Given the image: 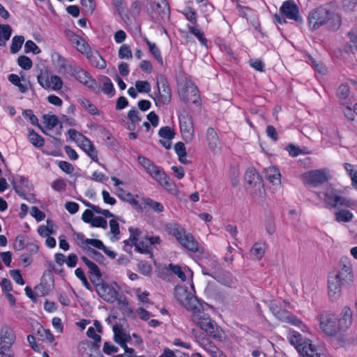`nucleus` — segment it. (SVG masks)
Returning a JSON list of instances; mask_svg holds the SVG:
<instances>
[{"label": "nucleus", "instance_id": "13d9d810", "mask_svg": "<svg viewBox=\"0 0 357 357\" xmlns=\"http://www.w3.org/2000/svg\"><path fill=\"white\" fill-rule=\"evenodd\" d=\"M93 349H82V350L79 351L83 356H85V357H104L100 351V347H98L97 349H95V348Z\"/></svg>", "mask_w": 357, "mask_h": 357}, {"label": "nucleus", "instance_id": "f3484780", "mask_svg": "<svg viewBox=\"0 0 357 357\" xmlns=\"http://www.w3.org/2000/svg\"><path fill=\"white\" fill-rule=\"evenodd\" d=\"M114 285L117 286L116 283H114V284H109L107 282L103 283L98 287L97 294L104 301L108 303H114L119 295V292Z\"/></svg>", "mask_w": 357, "mask_h": 357}, {"label": "nucleus", "instance_id": "4468645a", "mask_svg": "<svg viewBox=\"0 0 357 357\" xmlns=\"http://www.w3.org/2000/svg\"><path fill=\"white\" fill-rule=\"evenodd\" d=\"M204 275H209L215 280H219L221 267L214 259H206L200 264Z\"/></svg>", "mask_w": 357, "mask_h": 357}, {"label": "nucleus", "instance_id": "37998d69", "mask_svg": "<svg viewBox=\"0 0 357 357\" xmlns=\"http://www.w3.org/2000/svg\"><path fill=\"white\" fill-rule=\"evenodd\" d=\"M146 43L147 44L150 52L155 58V59L162 63V59L161 56L160 51L155 43H151L147 38H145Z\"/></svg>", "mask_w": 357, "mask_h": 357}, {"label": "nucleus", "instance_id": "9b49d317", "mask_svg": "<svg viewBox=\"0 0 357 357\" xmlns=\"http://www.w3.org/2000/svg\"><path fill=\"white\" fill-rule=\"evenodd\" d=\"M303 177L305 183L311 185L312 187H317L327 182L331 176L326 169H320L305 173Z\"/></svg>", "mask_w": 357, "mask_h": 357}, {"label": "nucleus", "instance_id": "0eeeda50", "mask_svg": "<svg viewBox=\"0 0 357 357\" xmlns=\"http://www.w3.org/2000/svg\"><path fill=\"white\" fill-rule=\"evenodd\" d=\"M68 69L73 76L80 83L86 85L89 89L95 92H99L100 86L86 70L79 67L68 66Z\"/></svg>", "mask_w": 357, "mask_h": 357}, {"label": "nucleus", "instance_id": "4be33fe9", "mask_svg": "<svg viewBox=\"0 0 357 357\" xmlns=\"http://www.w3.org/2000/svg\"><path fill=\"white\" fill-rule=\"evenodd\" d=\"M145 170L151 176L158 181L162 185L167 186L169 185V182L167 180V177L165 172L160 171L159 167L155 165L153 162Z\"/></svg>", "mask_w": 357, "mask_h": 357}, {"label": "nucleus", "instance_id": "6e6d98bb", "mask_svg": "<svg viewBox=\"0 0 357 357\" xmlns=\"http://www.w3.org/2000/svg\"><path fill=\"white\" fill-rule=\"evenodd\" d=\"M36 294L38 297L44 296L49 294L50 287L47 284L40 283L34 288Z\"/></svg>", "mask_w": 357, "mask_h": 357}, {"label": "nucleus", "instance_id": "ea45409f", "mask_svg": "<svg viewBox=\"0 0 357 357\" xmlns=\"http://www.w3.org/2000/svg\"><path fill=\"white\" fill-rule=\"evenodd\" d=\"M43 123L47 130H52L59 123V119L54 114H44L43 116Z\"/></svg>", "mask_w": 357, "mask_h": 357}, {"label": "nucleus", "instance_id": "774afa93", "mask_svg": "<svg viewBox=\"0 0 357 357\" xmlns=\"http://www.w3.org/2000/svg\"><path fill=\"white\" fill-rule=\"evenodd\" d=\"M52 187L56 191H63L66 187V181L63 178L56 179L52 183Z\"/></svg>", "mask_w": 357, "mask_h": 357}, {"label": "nucleus", "instance_id": "c756f323", "mask_svg": "<svg viewBox=\"0 0 357 357\" xmlns=\"http://www.w3.org/2000/svg\"><path fill=\"white\" fill-rule=\"evenodd\" d=\"M81 147L93 161H98L97 151L93 144L86 137H83V139H81Z\"/></svg>", "mask_w": 357, "mask_h": 357}, {"label": "nucleus", "instance_id": "20e7f679", "mask_svg": "<svg viewBox=\"0 0 357 357\" xmlns=\"http://www.w3.org/2000/svg\"><path fill=\"white\" fill-rule=\"evenodd\" d=\"M191 319L195 324L204 331L211 337L214 339L221 337L218 326L211 319L210 316L204 311V309L197 314H192Z\"/></svg>", "mask_w": 357, "mask_h": 357}, {"label": "nucleus", "instance_id": "423d86ee", "mask_svg": "<svg viewBox=\"0 0 357 357\" xmlns=\"http://www.w3.org/2000/svg\"><path fill=\"white\" fill-rule=\"evenodd\" d=\"M150 16L154 22L169 20L170 8L167 0H150Z\"/></svg>", "mask_w": 357, "mask_h": 357}, {"label": "nucleus", "instance_id": "e433bc0d", "mask_svg": "<svg viewBox=\"0 0 357 357\" xmlns=\"http://www.w3.org/2000/svg\"><path fill=\"white\" fill-rule=\"evenodd\" d=\"M182 13L185 15L186 20L190 22V26H198L197 13L195 9L191 7L185 8Z\"/></svg>", "mask_w": 357, "mask_h": 357}, {"label": "nucleus", "instance_id": "bb28decb", "mask_svg": "<svg viewBox=\"0 0 357 357\" xmlns=\"http://www.w3.org/2000/svg\"><path fill=\"white\" fill-rule=\"evenodd\" d=\"M182 306L188 310L192 311V314H197L203 310L202 303H200L197 298L192 294L187 298V301L183 303Z\"/></svg>", "mask_w": 357, "mask_h": 357}, {"label": "nucleus", "instance_id": "de8ad7c7", "mask_svg": "<svg viewBox=\"0 0 357 357\" xmlns=\"http://www.w3.org/2000/svg\"><path fill=\"white\" fill-rule=\"evenodd\" d=\"M158 135L164 139H172L174 137L175 132L172 128L169 126H164L160 129Z\"/></svg>", "mask_w": 357, "mask_h": 357}, {"label": "nucleus", "instance_id": "c9c22d12", "mask_svg": "<svg viewBox=\"0 0 357 357\" xmlns=\"http://www.w3.org/2000/svg\"><path fill=\"white\" fill-rule=\"evenodd\" d=\"M130 232V238L128 240L123 241L126 245L135 246L136 248V244L138 241V238L141 235V231L139 229H135L132 227H130L128 229Z\"/></svg>", "mask_w": 357, "mask_h": 357}, {"label": "nucleus", "instance_id": "09e8293b", "mask_svg": "<svg viewBox=\"0 0 357 357\" xmlns=\"http://www.w3.org/2000/svg\"><path fill=\"white\" fill-rule=\"evenodd\" d=\"M41 52L40 49L37 45L32 40H29L25 43L24 45V52L28 54L32 52L33 54H38Z\"/></svg>", "mask_w": 357, "mask_h": 357}, {"label": "nucleus", "instance_id": "052dcab7", "mask_svg": "<svg viewBox=\"0 0 357 357\" xmlns=\"http://www.w3.org/2000/svg\"><path fill=\"white\" fill-rule=\"evenodd\" d=\"M349 92V87L347 84H341L337 89V96L340 99L345 100L348 97Z\"/></svg>", "mask_w": 357, "mask_h": 357}, {"label": "nucleus", "instance_id": "bf43d9fd", "mask_svg": "<svg viewBox=\"0 0 357 357\" xmlns=\"http://www.w3.org/2000/svg\"><path fill=\"white\" fill-rule=\"evenodd\" d=\"M91 225L93 227H101L105 229L107 227V222L104 218L96 216L93 218Z\"/></svg>", "mask_w": 357, "mask_h": 357}, {"label": "nucleus", "instance_id": "338daca9", "mask_svg": "<svg viewBox=\"0 0 357 357\" xmlns=\"http://www.w3.org/2000/svg\"><path fill=\"white\" fill-rule=\"evenodd\" d=\"M352 167L353 166L351 164L344 163V168L349 172V175L351 178L352 185L357 189V172H354Z\"/></svg>", "mask_w": 357, "mask_h": 357}, {"label": "nucleus", "instance_id": "412c9836", "mask_svg": "<svg viewBox=\"0 0 357 357\" xmlns=\"http://www.w3.org/2000/svg\"><path fill=\"white\" fill-rule=\"evenodd\" d=\"M12 184L16 193L23 199H26V189L30 190L32 188V185L22 176H17L16 180H13Z\"/></svg>", "mask_w": 357, "mask_h": 357}, {"label": "nucleus", "instance_id": "a19ab883", "mask_svg": "<svg viewBox=\"0 0 357 357\" xmlns=\"http://www.w3.org/2000/svg\"><path fill=\"white\" fill-rule=\"evenodd\" d=\"M335 215L337 222H348L351 221L354 218L353 213L347 210H340L335 213Z\"/></svg>", "mask_w": 357, "mask_h": 357}, {"label": "nucleus", "instance_id": "aec40b11", "mask_svg": "<svg viewBox=\"0 0 357 357\" xmlns=\"http://www.w3.org/2000/svg\"><path fill=\"white\" fill-rule=\"evenodd\" d=\"M86 335L89 337L93 339V342L89 340L82 342L79 346V351H82V349H93V348H95V349H97L98 347H100L101 337L96 333V331L93 327H89L88 328Z\"/></svg>", "mask_w": 357, "mask_h": 357}, {"label": "nucleus", "instance_id": "7ed1b4c3", "mask_svg": "<svg viewBox=\"0 0 357 357\" xmlns=\"http://www.w3.org/2000/svg\"><path fill=\"white\" fill-rule=\"evenodd\" d=\"M165 228L168 234L174 236L184 248L194 252L199 251V244L194 236L181 225L172 222L167 224Z\"/></svg>", "mask_w": 357, "mask_h": 357}, {"label": "nucleus", "instance_id": "ddd939ff", "mask_svg": "<svg viewBox=\"0 0 357 357\" xmlns=\"http://www.w3.org/2000/svg\"><path fill=\"white\" fill-rule=\"evenodd\" d=\"M1 350L0 354H4L3 350H8L15 341V332L12 328L4 324L0 331Z\"/></svg>", "mask_w": 357, "mask_h": 357}, {"label": "nucleus", "instance_id": "f257e3e1", "mask_svg": "<svg viewBox=\"0 0 357 357\" xmlns=\"http://www.w3.org/2000/svg\"><path fill=\"white\" fill-rule=\"evenodd\" d=\"M307 20L309 26L312 30H317L322 26H326L328 31H336L342 24L340 15L324 6L311 10Z\"/></svg>", "mask_w": 357, "mask_h": 357}, {"label": "nucleus", "instance_id": "c85d7f7f", "mask_svg": "<svg viewBox=\"0 0 357 357\" xmlns=\"http://www.w3.org/2000/svg\"><path fill=\"white\" fill-rule=\"evenodd\" d=\"M266 248L267 245L265 242H257L250 250V255L255 260L259 261L264 257Z\"/></svg>", "mask_w": 357, "mask_h": 357}, {"label": "nucleus", "instance_id": "f704fd0d", "mask_svg": "<svg viewBox=\"0 0 357 357\" xmlns=\"http://www.w3.org/2000/svg\"><path fill=\"white\" fill-rule=\"evenodd\" d=\"M142 204H144L142 208H149L157 213H161L164 211V206L161 203L155 202L150 198L143 199Z\"/></svg>", "mask_w": 357, "mask_h": 357}, {"label": "nucleus", "instance_id": "a18cd8bd", "mask_svg": "<svg viewBox=\"0 0 357 357\" xmlns=\"http://www.w3.org/2000/svg\"><path fill=\"white\" fill-rule=\"evenodd\" d=\"M22 115L24 117L29 119L30 123L33 125L38 126L43 133L46 134V132L43 130L41 126L38 123V119L36 115L33 114V112L31 109H25L22 112Z\"/></svg>", "mask_w": 357, "mask_h": 357}, {"label": "nucleus", "instance_id": "a878e982", "mask_svg": "<svg viewBox=\"0 0 357 357\" xmlns=\"http://www.w3.org/2000/svg\"><path fill=\"white\" fill-rule=\"evenodd\" d=\"M275 317L282 321L287 322L294 326H300L302 323L301 321L292 315L291 312L282 308L278 311Z\"/></svg>", "mask_w": 357, "mask_h": 357}, {"label": "nucleus", "instance_id": "8fccbe9b", "mask_svg": "<svg viewBox=\"0 0 357 357\" xmlns=\"http://www.w3.org/2000/svg\"><path fill=\"white\" fill-rule=\"evenodd\" d=\"M17 64L24 70H29L31 68L33 63L31 59L26 56H20L17 59Z\"/></svg>", "mask_w": 357, "mask_h": 357}, {"label": "nucleus", "instance_id": "680f3d73", "mask_svg": "<svg viewBox=\"0 0 357 357\" xmlns=\"http://www.w3.org/2000/svg\"><path fill=\"white\" fill-rule=\"evenodd\" d=\"M168 268L172 273H174L175 275H176L182 281L185 280V279H186L185 275L183 273V271L181 270V268L179 266L170 264L168 266Z\"/></svg>", "mask_w": 357, "mask_h": 357}, {"label": "nucleus", "instance_id": "6e6552de", "mask_svg": "<svg viewBox=\"0 0 357 357\" xmlns=\"http://www.w3.org/2000/svg\"><path fill=\"white\" fill-rule=\"evenodd\" d=\"M178 96L185 103L192 102L197 104L199 100L197 87L191 82H185L183 85L178 86Z\"/></svg>", "mask_w": 357, "mask_h": 357}, {"label": "nucleus", "instance_id": "603ef678", "mask_svg": "<svg viewBox=\"0 0 357 357\" xmlns=\"http://www.w3.org/2000/svg\"><path fill=\"white\" fill-rule=\"evenodd\" d=\"M51 87L54 91H59L62 89L63 83L61 78L58 75H52L50 77Z\"/></svg>", "mask_w": 357, "mask_h": 357}, {"label": "nucleus", "instance_id": "49530a36", "mask_svg": "<svg viewBox=\"0 0 357 357\" xmlns=\"http://www.w3.org/2000/svg\"><path fill=\"white\" fill-rule=\"evenodd\" d=\"M37 79L40 85L45 89H50V79H49L47 72L43 73L40 71V73L37 76Z\"/></svg>", "mask_w": 357, "mask_h": 357}, {"label": "nucleus", "instance_id": "6ab92c4d", "mask_svg": "<svg viewBox=\"0 0 357 357\" xmlns=\"http://www.w3.org/2000/svg\"><path fill=\"white\" fill-rule=\"evenodd\" d=\"M261 177L255 169H248L245 173V183L250 188H256L261 193L263 190V184L261 183Z\"/></svg>", "mask_w": 357, "mask_h": 357}, {"label": "nucleus", "instance_id": "7c9ffc66", "mask_svg": "<svg viewBox=\"0 0 357 357\" xmlns=\"http://www.w3.org/2000/svg\"><path fill=\"white\" fill-rule=\"evenodd\" d=\"M117 192V195L121 200L129 203L130 205L135 206L140 211L142 210V206L139 204L138 201H137L133 197L132 195L130 192L125 190L121 188H119Z\"/></svg>", "mask_w": 357, "mask_h": 357}, {"label": "nucleus", "instance_id": "f8f14e48", "mask_svg": "<svg viewBox=\"0 0 357 357\" xmlns=\"http://www.w3.org/2000/svg\"><path fill=\"white\" fill-rule=\"evenodd\" d=\"M280 12L288 19L294 20L299 23L303 22V19L299 15V8L294 0L284 1L280 8Z\"/></svg>", "mask_w": 357, "mask_h": 357}, {"label": "nucleus", "instance_id": "c03bdc74", "mask_svg": "<svg viewBox=\"0 0 357 357\" xmlns=\"http://www.w3.org/2000/svg\"><path fill=\"white\" fill-rule=\"evenodd\" d=\"M102 81L103 85L102 88V91L107 95L113 96L114 92V88L111 79L106 76H103Z\"/></svg>", "mask_w": 357, "mask_h": 357}, {"label": "nucleus", "instance_id": "4c0bfd02", "mask_svg": "<svg viewBox=\"0 0 357 357\" xmlns=\"http://www.w3.org/2000/svg\"><path fill=\"white\" fill-rule=\"evenodd\" d=\"M188 28L192 34H193L195 36H196L199 41V43L204 45H207V39L204 37V34L201 30L198 28V26H190V24H188Z\"/></svg>", "mask_w": 357, "mask_h": 357}, {"label": "nucleus", "instance_id": "cd10ccee", "mask_svg": "<svg viewBox=\"0 0 357 357\" xmlns=\"http://www.w3.org/2000/svg\"><path fill=\"white\" fill-rule=\"evenodd\" d=\"M206 140L208 142V145L209 149L215 151L217 149H219L220 147V142L219 140L218 135L215 130L212 128H208L206 131Z\"/></svg>", "mask_w": 357, "mask_h": 357}, {"label": "nucleus", "instance_id": "1a4fd4ad", "mask_svg": "<svg viewBox=\"0 0 357 357\" xmlns=\"http://www.w3.org/2000/svg\"><path fill=\"white\" fill-rule=\"evenodd\" d=\"M158 96L154 98L157 106L168 105L171 101L172 91L167 79L160 75L157 78Z\"/></svg>", "mask_w": 357, "mask_h": 357}, {"label": "nucleus", "instance_id": "b1692460", "mask_svg": "<svg viewBox=\"0 0 357 357\" xmlns=\"http://www.w3.org/2000/svg\"><path fill=\"white\" fill-rule=\"evenodd\" d=\"M86 57L92 66L99 69L106 68V61L98 51H89L87 53Z\"/></svg>", "mask_w": 357, "mask_h": 357}, {"label": "nucleus", "instance_id": "dca6fc26", "mask_svg": "<svg viewBox=\"0 0 357 357\" xmlns=\"http://www.w3.org/2000/svg\"><path fill=\"white\" fill-rule=\"evenodd\" d=\"M159 236H146L138 239L136 250L142 254H151V247H155L160 243Z\"/></svg>", "mask_w": 357, "mask_h": 357}, {"label": "nucleus", "instance_id": "0e129e2a", "mask_svg": "<svg viewBox=\"0 0 357 357\" xmlns=\"http://www.w3.org/2000/svg\"><path fill=\"white\" fill-rule=\"evenodd\" d=\"M81 5L84 8L85 12L92 13L96 8V3L93 0H81Z\"/></svg>", "mask_w": 357, "mask_h": 357}, {"label": "nucleus", "instance_id": "a211bd4d", "mask_svg": "<svg viewBox=\"0 0 357 357\" xmlns=\"http://www.w3.org/2000/svg\"><path fill=\"white\" fill-rule=\"evenodd\" d=\"M180 129L183 139L190 142L192 139L194 128L192 118L188 115L183 116L179 119Z\"/></svg>", "mask_w": 357, "mask_h": 357}, {"label": "nucleus", "instance_id": "3c124183", "mask_svg": "<svg viewBox=\"0 0 357 357\" xmlns=\"http://www.w3.org/2000/svg\"><path fill=\"white\" fill-rule=\"evenodd\" d=\"M118 56L121 59H132V54L131 49L130 48V47L128 45H125V44L123 45L122 46H121V47H120V49L119 50Z\"/></svg>", "mask_w": 357, "mask_h": 357}, {"label": "nucleus", "instance_id": "f03ea898", "mask_svg": "<svg viewBox=\"0 0 357 357\" xmlns=\"http://www.w3.org/2000/svg\"><path fill=\"white\" fill-rule=\"evenodd\" d=\"M354 281L352 266L347 259L340 261V270L328 279V296L331 301L338 299L341 296L342 287L350 285Z\"/></svg>", "mask_w": 357, "mask_h": 357}, {"label": "nucleus", "instance_id": "9d476101", "mask_svg": "<svg viewBox=\"0 0 357 357\" xmlns=\"http://www.w3.org/2000/svg\"><path fill=\"white\" fill-rule=\"evenodd\" d=\"M325 204L328 208H335L341 207H351L354 205L351 200L340 196L333 189H328L325 193Z\"/></svg>", "mask_w": 357, "mask_h": 357}, {"label": "nucleus", "instance_id": "e2e57ef3", "mask_svg": "<svg viewBox=\"0 0 357 357\" xmlns=\"http://www.w3.org/2000/svg\"><path fill=\"white\" fill-rule=\"evenodd\" d=\"M146 2L147 0H138L134 1L130 7L132 13L136 16H139L141 12L142 6Z\"/></svg>", "mask_w": 357, "mask_h": 357}, {"label": "nucleus", "instance_id": "39448f33", "mask_svg": "<svg viewBox=\"0 0 357 357\" xmlns=\"http://www.w3.org/2000/svg\"><path fill=\"white\" fill-rule=\"evenodd\" d=\"M318 319L321 330L327 335L334 336L340 331L338 319L333 312L324 311L319 314Z\"/></svg>", "mask_w": 357, "mask_h": 357}, {"label": "nucleus", "instance_id": "5fc2aeb1", "mask_svg": "<svg viewBox=\"0 0 357 357\" xmlns=\"http://www.w3.org/2000/svg\"><path fill=\"white\" fill-rule=\"evenodd\" d=\"M75 275L82 281L83 285L89 290L92 291V287L88 282L83 270L77 268L75 271Z\"/></svg>", "mask_w": 357, "mask_h": 357}, {"label": "nucleus", "instance_id": "5701e85b", "mask_svg": "<svg viewBox=\"0 0 357 357\" xmlns=\"http://www.w3.org/2000/svg\"><path fill=\"white\" fill-rule=\"evenodd\" d=\"M340 331H344L351 326L352 322V313L351 309L345 306L341 312V317L338 319Z\"/></svg>", "mask_w": 357, "mask_h": 357}, {"label": "nucleus", "instance_id": "79ce46f5", "mask_svg": "<svg viewBox=\"0 0 357 357\" xmlns=\"http://www.w3.org/2000/svg\"><path fill=\"white\" fill-rule=\"evenodd\" d=\"M24 42V38L22 36H15L12 39V43L10 45V52L15 54L20 51L22 44Z\"/></svg>", "mask_w": 357, "mask_h": 357}, {"label": "nucleus", "instance_id": "58836bf2", "mask_svg": "<svg viewBox=\"0 0 357 357\" xmlns=\"http://www.w3.org/2000/svg\"><path fill=\"white\" fill-rule=\"evenodd\" d=\"M29 139L30 142L36 147L40 148L44 145V139L33 129L29 130Z\"/></svg>", "mask_w": 357, "mask_h": 357}, {"label": "nucleus", "instance_id": "473e14b6", "mask_svg": "<svg viewBox=\"0 0 357 357\" xmlns=\"http://www.w3.org/2000/svg\"><path fill=\"white\" fill-rule=\"evenodd\" d=\"M191 294L186 287L176 286L174 288V297L181 305Z\"/></svg>", "mask_w": 357, "mask_h": 357}, {"label": "nucleus", "instance_id": "864d4df0", "mask_svg": "<svg viewBox=\"0 0 357 357\" xmlns=\"http://www.w3.org/2000/svg\"><path fill=\"white\" fill-rule=\"evenodd\" d=\"M26 236L24 235H18L13 243V248L15 250H22L24 248H26Z\"/></svg>", "mask_w": 357, "mask_h": 357}, {"label": "nucleus", "instance_id": "2f4dec72", "mask_svg": "<svg viewBox=\"0 0 357 357\" xmlns=\"http://www.w3.org/2000/svg\"><path fill=\"white\" fill-rule=\"evenodd\" d=\"M265 177L273 184L280 183L281 175L279 169L275 167H271L265 170Z\"/></svg>", "mask_w": 357, "mask_h": 357}, {"label": "nucleus", "instance_id": "4d7b16f0", "mask_svg": "<svg viewBox=\"0 0 357 357\" xmlns=\"http://www.w3.org/2000/svg\"><path fill=\"white\" fill-rule=\"evenodd\" d=\"M135 87L139 93H148L151 91V85L148 81H137Z\"/></svg>", "mask_w": 357, "mask_h": 357}, {"label": "nucleus", "instance_id": "2eb2a0df", "mask_svg": "<svg viewBox=\"0 0 357 357\" xmlns=\"http://www.w3.org/2000/svg\"><path fill=\"white\" fill-rule=\"evenodd\" d=\"M288 339L290 344L295 347L297 351L301 356H304V353L307 351V349H309L312 352L315 351L311 343L303 341L302 336L299 333L294 332L289 335Z\"/></svg>", "mask_w": 357, "mask_h": 357}, {"label": "nucleus", "instance_id": "69168bd1", "mask_svg": "<svg viewBox=\"0 0 357 357\" xmlns=\"http://www.w3.org/2000/svg\"><path fill=\"white\" fill-rule=\"evenodd\" d=\"M10 275L14 281L21 285L24 284L25 282L22 276L20 271L18 269H13L10 271Z\"/></svg>", "mask_w": 357, "mask_h": 357}, {"label": "nucleus", "instance_id": "72a5a7b5", "mask_svg": "<svg viewBox=\"0 0 357 357\" xmlns=\"http://www.w3.org/2000/svg\"><path fill=\"white\" fill-rule=\"evenodd\" d=\"M202 347L213 357H217L220 354L219 349L208 338L204 337L200 342Z\"/></svg>", "mask_w": 357, "mask_h": 357}, {"label": "nucleus", "instance_id": "393cba45", "mask_svg": "<svg viewBox=\"0 0 357 357\" xmlns=\"http://www.w3.org/2000/svg\"><path fill=\"white\" fill-rule=\"evenodd\" d=\"M128 121L126 123V128L130 131H134L136 129L137 125L142 121L139 116V112L133 108L128 112Z\"/></svg>", "mask_w": 357, "mask_h": 357}]
</instances>
